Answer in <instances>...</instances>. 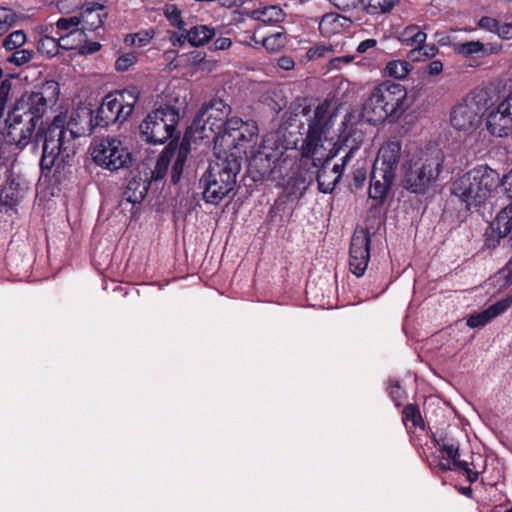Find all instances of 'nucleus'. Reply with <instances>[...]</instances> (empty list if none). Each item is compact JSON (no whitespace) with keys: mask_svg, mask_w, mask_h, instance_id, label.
I'll return each mask as SVG.
<instances>
[{"mask_svg":"<svg viewBox=\"0 0 512 512\" xmlns=\"http://www.w3.org/2000/svg\"><path fill=\"white\" fill-rule=\"evenodd\" d=\"M330 104L324 101L314 109L308 120V130L300 148L302 158L312 159L317 172L318 188L323 193H331L338 183L344 167L358 150L361 140L356 138L355 116L346 113L341 122L338 136L339 147L329 150L324 147L327 134L332 126L334 113L329 112Z\"/></svg>","mask_w":512,"mask_h":512,"instance_id":"f257e3e1","label":"nucleus"},{"mask_svg":"<svg viewBox=\"0 0 512 512\" xmlns=\"http://www.w3.org/2000/svg\"><path fill=\"white\" fill-rule=\"evenodd\" d=\"M90 117L91 112L85 109L73 111L69 117L59 114L47 127L36 132L33 148L42 142V170L63 168L71 160L76 153L75 140L95 128L90 124Z\"/></svg>","mask_w":512,"mask_h":512,"instance_id":"f03ea898","label":"nucleus"},{"mask_svg":"<svg viewBox=\"0 0 512 512\" xmlns=\"http://www.w3.org/2000/svg\"><path fill=\"white\" fill-rule=\"evenodd\" d=\"M52 87L53 85H48L42 90L32 91L17 102L6 120L7 142L15 144L19 149L29 144L36 126L39 122L42 123V117L56 100L55 96L45 95L46 91Z\"/></svg>","mask_w":512,"mask_h":512,"instance_id":"7ed1b4c3","label":"nucleus"},{"mask_svg":"<svg viewBox=\"0 0 512 512\" xmlns=\"http://www.w3.org/2000/svg\"><path fill=\"white\" fill-rule=\"evenodd\" d=\"M295 145V141L285 145L280 132L270 133L265 136L259 150L252 157L250 167L256 169L263 178L284 180L290 177L296 167Z\"/></svg>","mask_w":512,"mask_h":512,"instance_id":"20e7f679","label":"nucleus"},{"mask_svg":"<svg viewBox=\"0 0 512 512\" xmlns=\"http://www.w3.org/2000/svg\"><path fill=\"white\" fill-rule=\"evenodd\" d=\"M241 160L234 153L216 155L199 180L205 202L217 205L233 190Z\"/></svg>","mask_w":512,"mask_h":512,"instance_id":"39448f33","label":"nucleus"},{"mask_svg":"<svg viewBox=\"0 0 512 512\" xmlns=\"http://www.w3.org/2000/svg\"><path fill=\"white\" fill-rule=\"evenodd\" d=\"M499 174L486 165H479L457 178L451 193L465 203L467 209L478 207L499 184Z\"/></svg>","mask_w":512,"mask_h":512,"instance_id":"423d86ee","label":"nucleus"},{"mask_svg":"<svg viewBox=\"0 0 512 512\" xmlns=\"http://www.w3.org/2000/svg\"><path fill=\"white\" fill-rule=\"evenodd\" d=\"M407 96L405 87L393 81H384L374 87L362 107L363 117L373 125L403 111Z\"/></svg>","mask_w":512,"mask_h":512,"instance_id":"0eeeda50","label":"nucleus"},{"mask_svg":"<svg viewBox=\"0 0 512 512\" xmlns=\"http://www.w3.org/2000/svg\"><path fill=\"white\" fill-rule=\"evenodd\" d=\"M443 161L444 156L437 149L412 156L404 165V187L414 193H424L437 181Z\"/></svg>","mask_w":512,"mask_h":512,"instance_id":"6e6552de","label":"nucleus"},{"mask_svg":"<svg viewBox=\"0 0 512 512\" xmlns=\"http://www.w3.org/2000/svg\"><path fill=\"white\" fill-rule=\"evenodd\" d=\"M401 156V144L397 141L388 142L383 145L374 161L369 197L379 203L383 202L390 187L392 186Z\"/></svg>","mask_w":512,"mask_h":512,"instance_id":"1a4fd4ad","label":"nucleus"},{"mask_svg":"<svg viewBox=\"0 0 512 512\" xmlns=\"http://www.w3.org/2000/svg\"><path fill=\"white\" fill-rule=\"evenodd\" d=\"M137 101L138 91L136 88L110 93L104 97L96 111L91 112L90 124L101 128L122 124L133 113Z\"/></svg>","mask_w":512,"mask_h":512,"instance_id":"9d476101","label":"nucleus"},{"mask_svg":"<svg viewBox=\"0 0 512 512\" xmlns=\"http://www.w3.org/2000/svg\"><path fill=\"white\" fill-rule=\"evenodd\" d=\"M179 112L172 106H161L147 115L140 124L142 138L151 144H164L171 138H178L176 126Z\"/></svg>","mask_w":512,"mask_h":512,"instance_id":"9b49d317","label":"nucleus"},{"mask_svg":"<svg viewBox=\"0 0 512 512\" xmlns=\"http://www.w3.org/2000/svg\"><path fill=\"white\" fill-rule=\"evenodd\" d=\"M231 114V107L222 99H212L200 109L195 117L192 128L200 133L201 138H209L211 133L215 143L219 141V134H222Z\"/></svg>","mask_w":512,"mask_h":512,"instance_id":"f8f14e48","label":"nucleus"},{"mask_svg":"<svg viewBox=\"0 0 512 512\" xmlns=\"http://www.w3.org/2000/svg\"><path fill=\"white\" fill-rule=\"evenodd\" d=\"M94 162L110 171L127 167L131 162V154L117 138H106L96 142L91 152Z\"/></svg>","mask_w":512,"mask_h":512,"instance_id":"ddd939ff","label":"nucleus"},{"mask_svg":"<svg viewBox=\"0 0 512 512\" xmlns=\"http://www.w3.org/2000/svg\"><path fill=\"white\" fill-rule=\"evenodd\" d=\"M484 107L473 97L466 98L456 105L451 112V125L459 130L468 132L469 139H477L480 132L477 131Z\"/></svg>","mask_w":512,"mask_h":512,"instance_id":"4468645a","label":"nucleus"},{"mask_svg":"<svg viewBox=\"0 0 512 512\" xmlns=\"http://www.w3.org/2000/svg\"><path fill=\"white\" fill-rule=\"evenodd\" d=\"M349 256L350 271L357 277L363 276L370 259V236L366 231L353 234Z\"/></svg>","mask_w":512,"mask_h":512,"instance_id":"2eb2a0df","label":"nucleus"},{"mask_svg":"<svg viewBox=\"0 0 512 512\" xmlns=\"http://www.w3.org/2000/svg\"><path fill=\"white\" fill-rule=\"evenodd\" d=\"M486 127L495 137H507L512 132V117L497 105L496 109L489 112Z\"/></svg>","mask_w":512,"mask_h":512,"instance_id":"dca6fc26","label":"nucleus"},{"mask_svg":"<svg viewBox=\"0 0 512 512\" xmlns=\"http://www.w3.org/2000/svg\"><path fill=\"white\" fill-rule=\"evenodd\" d=\"M79 17L84 33L85 30L95 31L102 27L107 17L106 7L99 3H89L82 8Z\"/></svg>","mask_w":512,"mask_h":512,"instance_id":"f3484780","label":"nucleus"},{"mask_svg":"<svg viewBox=\"0 0 512 512\" xmlns=\"http://www.w3.org/2000/svg\"><path fill=\"white\" fill-rule=\"evenodd\" d=\"M149 183L147 179L142 177H133L130 179L125 187L120 200V206L125 204H139L144 199L148 191Z\"/></svg>","mask_w":512,"mask_h":512,"instance_id":"a211bd4d","label":"nucleus"},{"mask_svg":"<svg viewBox=\"0 0 512 512\" xmlns=\"http://www.w3.org/2000/svg\"><path fill=\"white\" fill-rule=\"evenodd\" d=\"M511 302H512V300H510V299H503V300H500L497 303L491 305L484 311H482L478 314H475V315H471L467 319V325L470 328H477V327L484 326L490 320H492L493 318L497 317L498 315H500L501 313L506 311L507 308L510 306Z\"/></svg>","mask_w":512,"mask_h":512,"instance_id":"6ab92c4d","label":"nucleus"},{"mask_svg":"<svg viewBox=\"0 0 512 512\" xmlns=\"http://www.w3.org/2000/svg\"><path fill=\"white\" fill-rule=\"evenodd\" d=\"M498 238H507L512 246V202L504 207L495 219Z\"/></svg>","mask_w":512,"mask_h":512,"instance_id":"aec40b11","label":"nucleus"},{"mask_svg":"<svg viewBox=\"0 0 512 512\" xmlns=\"http://www.w3.org/2000/svg\"><path fill=\"white\" fill-rule=\"evenodd\" d=\"M215 36V30L205 25L192 27L185 34L187 41L195 47H200L208 43Z\"/></svg>","mask_w":512,"mask_h":512,"instance_id":"412c9836","label":"nucleus"},{"mask_svg":"<svg viewBox=\"0 0 512 512\" xmlns=\"http://www.w3.org/2000/svg\"><path fill=\"white\" fill-rule=\"evenodd\" d=\"M397 38L404 45L417 47L425 43L427 35L419 26L408 25L398 32Z\"/></svg>","mask_w":512,"mask_h":512,"instance_id":"4be33fe9","label":"nucleus"},{"mask_svg":"<svg viewBox=\"0 0 512 512\" xmlns=\"http://www.w3.org/2000/svg\"><path fill=\"white\" fill-rule=\"evenodd\" d=\"M231 125L239 127L243 146L246 143L253 142L258 135L257 123L253 120L243 121L238 117H231Z\"/></svg>","mask_w":512,"mask_h":512,"instance_id":"5701e85b","label":"nucleus"},{"mask_svg":"<svg viewBox=\"0 0 512 512\" xmlns=\"http://www.w3.org/2000/svg\"><path fill=\"white\" fill-rule=\"evenodd\" d=\"M60 46L58 38L41 34L37 41V51L44 57L53 58L60 54Z\"/></svg>","mask_w":512,"mask_h":512,"instance_id":"b1692460","label":"nucleus"},{"mask_svg":"<svg viewBox=\"0 0 512 512\" xmlns=\"http://www.w3.org/2000/svg\"><path fill=\"white\" fill-rule=\"evenodd\" d=\"M59 46L62 50L78 49L82 42L86 41V34L83 29H73L70 32L58 37Z\"/></svg>","mask_w":512,"mask_h":512,"instance_id":"393cba45","label":"nucleus"},{"mask_svg":"<svg viewBox=\"0 0 512 512\" xmlns=\"http://www.w3.org/2000/svg\"><path fill=\"white\" fill-rule=\"evenodd\" d=\"M239 127L231 125V120L228 121L227 125L222 134H219V140L224 143L227 147H233L239 149L243 147V142Z\"/></svg>","mask_w":512,"mask_h":512,"instance_id":"a878e982","label":"nucleus"},{"mask_svg":"<svg viewBox=\"0 0 512 512\" xmlns=\"http://www.w3.org/2000/svg\"><path fill=\"white\" fill-rule=\"evenodd\" d=\"M399 0H364V9L370 15L390 12Z\"/></svg>","mask_w":512,"mask_h":512,"instance_id":"bb28decb","label":"nucleus"},{"mask_svg":"<svg viewBox=\"0 0 512 512\" xmlns=\"http://www.w3.org/2000/svg\"><path fill=\"white\" fill-rule=\"evenodd\" d=\"M411 65L405 60H391L386 64L385 74L395 79H404L411 71Z\"/></svg>","mask_w":512,"mask_h":512,"instance_id":"cd10ccee","label":"nucleus"},{"mask_svg":"<svg viewBox=\"0 0 512 512\" xmlns=\"http://www.w3.org/2000/svg\"><path fill=\"white\" fill-rule=\"evenodd\" d=\"M338 13L330 12L321 17L319 31L323 36H331L339 33Z\"/></svg>","mask_w":512,"mask_h":512,"instance_id":"c85d7f7f","label":"nucleus"},{"mask_svg":"<svg viewBox=\"0 0 512 512\" xmlns=\"http://www.w3.org/2000/svg\"><path fill=\"white\" fill-rule=\"evenodd\" d=\"M27 42V35L23 30H15L9 33L3 40L2 46L8 51L12 52L16 49H19L25 45Z\"/></svg>","mask_w":512,"mask_h":512,"instance_id":"c756f323","label":"nucleus"},{"mask_svg":"<svg viewBox=\"0 0 512 512\" xmlns=\"http://www.w3.org/2000/svg\"><path fill=\"white\" fill-rule=\"evenodd\" d=\"M35 55L36 54L33 49L21 47L12 51V54L6 58V61L9 64L20 67L29 63L35 57Z\"/></svg>","mask_w":512,"mask_h":512,"instance_id":"7c9ffc66","label":"nucleus"},{"mask_svg":"<svg viewBox=\"0 0 512 512\" xmlns=\"http://www.w3.org/2000/svg\"><path fill=\"white\" fill-rule=\"evenodd\" d=\"M437 52L438 48L434 44H422L410 50L407 56L411 61H421L423 59L434 57Z\"/></svg>","mask_w":512,"mask_h":512,"instance_id":"2f4dec72","label":"nucleus"},{"mask_svg":"<svg viewBox=\"0 0 512 512\" xmlns=\"http://www.w3.org/2000/svg\"><path fill=\"white\" fill-rule=\"evenodd\" d=\"M260 14L262 16V21L268 22V23H278V22L283 21L285 18V13L277 5H271L268 7H264L260 11Z\"/></svg>","mask_w":512,"mask_h":512,"instance_id":"473e14b6","label":"nucleus"},{"mask_svg":"<svg viewBox=\"0 0 512 512\" xmlns=\"http://www.w3.org/2000/svg\"><path fill=\"white\" fill-rule=\"evenodd\" d=\"M164 15L169 20L170 24L178 28L179 30L185 29V22L181 17V11L176 5L169 4L165 6Z\"/></svg>","mask_w":512,"mask_h":512,"instance_id":"72a5a7b5","label":"nucleus"},{"mask_svg":"<svg viewBox=\"0 0 512 512\" xmlns=\"http://www.w3.org/2000/svg\"><path fill=\"white\" fill-rule=\"evenodd\" d=\"M484 49V44L480 41H468L456 47L457 53L465 56L482 53Z\"/></svg>","mask_w":512,"mask_h":512,"instance_id":"f704fd0d","label":"nucleus"},{"mask_svg":"<svg viewBox=\"0 0 512 512\" xmlns=\"http://www.w3.org/2000/svg\"><path fill=\"white\" fill-rule=\"evenodd\" d=\"M336 52V49L333 45H317L311 47L307 51V57L309 60H316L319 58L328 57Z\"/></svg>","mask_w":512,"mask_h":512,"instance_id":"c9c22d12","label":"nucleus"},{"mask_svg":"<svg viewBox=\"0 0 512 512\" xmlns=\"http://www.w3.org/2000/svg\"><path fill=\"white\" fill-rule=\"evenodd\" d=\"M403 419L405 421H411L414 427H417L422 422V417L419 409L413 405H407L403 410Z\"/></svg>","mask_w":512,"mask_h":512,"instance_id":"e433bc0d","label":"nucleus"},{"mask_svg":"<svg viewBox=\"0 0 512 512\" xmlns=\"http://www.w3.org/2000/svg\"><path fill=\"white\" fill-rule=\"evenodd\" d=\"M137 61V54L130 52L121 55L115 62V68L117 71H126L130 66L135 64Z\"/></svg>","mask_w":512,"mask_h":512,"instance_id":"4c0bfd02","label":"nucleus"},{"mask_svg":"<svg viewBox=\"0 0 512 512\" xmlns=\"http://www.w3.org/2000/svg\"><path fill=\"white\" fill-rule=\"evenodd\" d=\"M79 25H81L79 16L63 17L56 23L59 30L67 31V33L73 29H79Z\"/></svg>","mask_w":512,"mask_h":512,"instance_id":"58836bf2","label":"nucleus"},{"mask_svg":"<svg viewBox=\"0 0 512 512\" xmlns=\"http://www.w3.org/2000/svg\"><path fill=\"white\" fill-rule=\"evenodd\" d=\"M16 20V14L9 8H0V27L3 33L12 25Z\"/></svg>","mask_w":512,"mask_h":512,"instance_id":"ea45409f","label":"nucleus"},{"mask_svg":"<svg viewBox=\"0 0 512 512\" xmlns=\"http://www.w3.org/2000/svg\"><path fill=\"white\" fill-rule=\"evenodd\" d=\"M283 45V35L281 33L273 34L264 38L263 40V46L267 50L276 51L279 50Z\"/></svg>","mask_w":512,"mask_h":512,"instance_id":"a19ab883","label":"nucleus"},{"mask_svg":"<svg viewBox=\"0 0 512 512\" xmlns=\"http://www.w3.org/2000/svg\"><path fill=\"white\" fill-rule=\"evenodd\" d=\"M439 450L447 456V458L451 459L452 461L456 458H459V448L457 445L449 442H445L442 440L441 442H438Z\"/></svg>","mask_w":512,"mask_h":512,"instance_id":"79ce46f5","label":"nucleus"},{"mask_svg":"<svg viewBox=\"0 0 512 512\" xmlns=\"http://www.w3.org/2000/svg\"><path fill=\"white\" fill-rule=\"evenodd\" d=\"M169 159L166 157L165 152L161 154L157 160L155 170L152 172V179L162 178L168 169Z\"/></svg>","mask_w":512,"mask_h":512,"instance_id":"37998d69","label":"nucleus"},{"mask_svg":"<svg viewBox=\"0 0 512 512\" xmlns=\"http://www.w3.org/2000/svg\"><path fill=\"white\" fill-rule=\"evenodd\" d=\"M332 4L343 12L351 11L357 8L360 4L364 5V0H330Z\"/></svg>","mask_w":512,"mask_h":512,"instance_id":"c03bdc74","label":"nucleus"},{"mask_svg":"<svg viewBox=\"0 0 512 512\" xmlns=\"http://www.w3.org/2000/svg\"><path fill=\"white\" fill-rule=\"evenodd\" d=\"M152 37L148 34V33H145L144 35H141V34H129V35H126L125 37V43L127 45H133V46H144L146 45L150 39Z\"/></svg>","mask_w":512,"mask_h":512,"instance_id":"a18cd8bd","label":"nucleus"},{"mask_svg":"<svg viewBox=\"0 0 512 512\" xmlns=\"http://www.w3.org/2000/svg\"><path fill=\"white\" fill-rule=\"evenodd\" d=\"M502 238H498L495 222L485 232V245L488 248H495Z\"/></svg>","mask_w":512,"mask_h":512,"instance_id":"49530a36","label":"nucleus"},{"mask_svg":"<svg viewBox=\"0 0 512 512\" xmlns=\"http://www.w3.org/2000/svg\"><path fill=\"white\" fill-rule=\"evenodd\" d=\"M499 21L492 17L484 16L482 17L479 22L478 26L484 30H487L489 32L496 33L498 28Z\"/></svg>","mask_w":512,"mask_h":512,"instance_id":"de8ad7c7","label":"nucleus"},{"mask_svg":"<svg viewBox=\"0 0 512 512\" xmlns=\"http://www.w3.org/2000/svg\"><path fill=\"white\" fill-rule=\"evenodd\" d=\"M496 34L502 39H512V23H499Z\"/></svg>","mask_w":512,"mask_h":512,"instance_id":"09e8293b","label":"nucleus"},{"mask_svg":"<svg viewBox=\"0 0 512 512\" xmlns=\"http://www.w3.org/2000/svg\"><path fill=\"white\" fill-rule=\"evenodd\" d=\"M101 48L100 43L98 42H89L84 45H80L79 47V54L81 55H91L97 51H99Z\"/></svg>","mask_w":512,"mask_h":512,"instance_id":"8fccbe9b","label":"nucleus"},{"mask_svg":"<svg viewBox=\"0 0 512 512\" xmlns=\"http://www.w3.org/2000/svg\"><path fill=\"white\" fill-rule=\"evenodd\" d=\"M353 59L354 56L352 55L334 57L330 59L329 64L332 68L339 69L341 67V64H349L353 61Z\"/></svg>","mask_w":512,"mask_h":512,"instance_id":"3c124183","label":"nucleus"},{"mask_svg":"<svg viewBox=\"0 0 512 512\" xmlns=\"http://www.w3.org/2000/svg\"><path fill=\"white\" fill-rule=\"evenodd\" d=\"M1 199L5 200V203H14L17 201V195L12 188V184L6 186L1 192Z\"/></svg>","mask_w":512,"mask_h":512,"instance_id":"603ef678","label":"nucleus"},{"mask_svg":"<svg viewBox=\"0 0 512 512\" xmlns=\"http://www.w3.org/2000/svg\"><path fill=\"white\" fill-rule=\"evenodd\" d=\"M443 70V63L440 60L431 61L426 68V71L431 76L439 75Z\"/></svg>","mask_w":512,"mask_h":512,"instance_id":"864d4df0","label":"nucleus"},{"mask_svg":"<svg viewBox=\"0 0 512 512\" xmlns=\"http://www.w3.org/2000/svg\"><path fill=\"white\" fill-rule=\"evenodd\" d=\"M377 45V41L375 39H366L362 42L359 43L356 51L359 53V54H365L367 53L370 49L376 47Z\"/></svg>","mask_w":512,"mask_h":512,"instance_id":"5fc2aeb1","label":"nucleus"},{"mask_svg":"<svg viewBox=\"0 0 512 512\" xmlns=\"http://www.w3.org/2000/svg\"><path fill=\"white\" fill-rule=\"evenodd\" d=\"M365 179H366V170L364 168H358L353 171V182L357 188L362 187Z\"/></svg>","mask_w":512,"mask_h":512,"instance_id":"6e6d98bb","label":"nucleus"},{"mask_svg":"<svg viewBox=\"0 0 512 512\" xmlns=\"http://www.w3.org/2000/svg\"><path fill=\"white\" fill-rule=\"evenodd\" d=\"M510 117H512V91L498 104Z\"/></svg>","mask_w":512,"mask_h":512,"instance_id":"4d7b16f0","label":"nucleus"},{"mask_svg":"<svg viewBox=\"0 0 512 512\" xmlns=\"http://www.w3.org/2000/svg\"><path fill=\"white\" fill-rule=\"evenodd\" d=\"M10 90V83L8 81H3L0 85V110L3 109L4 103L8 96Z\"/></svg>","mask_w":512,"mask_h":512,"instance_id":"13d9d810","label":"nucleus"},{"mask_svg":"<svg viewBox=\"0 0 512 512\" xmlns=\"http://www.w3.org/2000/svg\"><path fill=\"white\" fill-rule=\"evenodd\" d=\"M232 44V41L230 38L221 37L214 41L213 46L215 50H226L228 49Z\"/></svg>","mask_w":512,"mask_h":512,"instance_id":"bf43d9fd","label":"nucleus"},{"mask_svg":"<svg viewBox=\"0 0 512 512\" xmlns=\"http://www.w3.org/2000/svg\"><path fill=\"white\" fill-rule=\"evenodd\" d=\"M338 23H339V33L342 30L349 29L352 26V20L344 15L338 14Z\"/></svg>","mask_w":512,"mask_h":512,"instance_id":"052dcab7","label":"nucleus"},{"mask_svg":"<svg viewBox=\"0 0 512 512\" xmlns=\"http://www.w3.org/2000/svg\"><path fill=\"white\" fill-rule=\"evenodd\" d=\"M508 283L512 284V258L500 272Z\"/></svg>","mask_w":512,"mask_h":512,"instance_id":"680f3d73","label":"nucleus"},{"mask_svg":"<svg viewBox=\"0 0 512 512\" xmlns=\"http://www.w3.org/2000/svg\"><path fill=\"white\" fill-rule=\"evenodd\" d=\"M438 466L442 471H450L453 470V461L447 457H442L439 459Z\"/></svg>","mask_w":512,"mask_h":512,"instance_id":"e2e57ef3","label":"nucleus"},{"mask_svg":"<svg viewBox=\"0 0 512 512\" xmlns=\"http://www.w3.org/2000/svg\"><path fill=\"white\" fill-rule=\"evenodd\" d=\"M278 65L284 70H290L294 67V61L289 57H281L278 61Z\"/></svg>","mask_w":512,"mask_h":512,"instance_id":"0e129e2a","label":"nucleus"},{"mask_svg":"<svg viewBox=\"0 0 512 512\" xmlns=\"http://www.w3.org/2000/svg\"><path fill=\"white\" fill-rule=\"evenodd\" d=\"M184 163H185V155H182L181 153H179L176 161L174 162L172 171L177 172V173L178 172L182 173Z\"/></svg>","mask_w":512,"mask_h":512,"instance_id":"69168bd1","label":"nucleus"},{"mask_svg":"<svg viewBox=\"0 0 512 512\" xmlns=\"http://www.w3.org/2000/svg\"><path fill=\"white\" fill-rule=\"evenodd\" d=\"M462 469L465 472L468 471L470 468L468 466V463L466 461H461L458 458L453 460V470L455 469Z\"/></svg>","mask_w":512,"mask_h":512,"instance_id":"338daca9","label":"nucleus"},{"mask_svg":"<svg viewBox=\"0 0 512 512\" xmlns=\"http://www.w3.org/2000/svg\"><path fill=\"white\" fill-rule=\"evenodd\" d=\"M390 394L391 396L394 398V399H398L399 398V392H400V385L399 383L396 381V382H391V387H390Z\"/></svg>","mask_w":512,"mask_h":512,"instance_id":"774afa93","label":"nucleus"}]
</instances>
